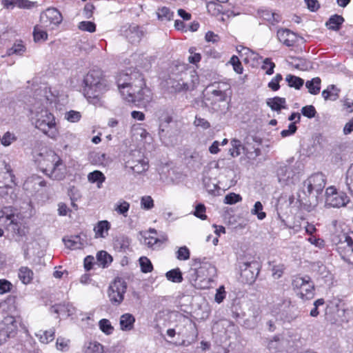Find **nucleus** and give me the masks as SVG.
Instances as JSON below:
<instances>
[{"instance_id":"f257e3e1","label":"nucleus","mask_w":353,"mask_h":353,"mask_svg":"<svg viewBox=\"0 0 353 353\" xmlns=\"http://www.w3.org/2000/svg\"><path fill=\"white\" fill-rule=\"evenodd\" d=\"M117 83L118 89L125 101L131 103H146L151 100V92L145 86L143 77L141 74L120 73Z\"/></svg>"},{"instance_id":"f03ea898","label":"nucleus","mask_w":353,"mask_h":353,"mask_svg":"<svg viewBox=\"0 0 353 353\" xmlns=\"http://www.w3.org/2000/svg\"><path fill=\"white\" fill-rule=\"evenodd\" d=\"M36 161L39 170L51 179L60 181L65 178L66 167L61 157L54 151L39 153Z\"/></svg>"},{"instance_id":"7ed1b4c3","label":"nucleus","mask_w":353,"mask_h":353,"mask_svg":"<svg viewBox=\"0 0 353 353\" xmlns=\"http://www.w3.org/2000/svg\"><path fill=\"white\" fill-rule=\"evenodd\" d=\"M83 94L88 101L97 104L103 94L109 89L108 81L102 77L99 70H91L83 79Z\"/></svg>"},{"instance_id":"20e7f679","label":"nucleus","mask_w":353,"mask_h":353,"mask_svg":"<svg viewBox=\"0 0 353 353\" xmlns=\"http://www.w3.org/2000/svg\"><path fill=\"white\" fill-rule=\"evenodd\" d=\"M17 218L15 210L12 207H5L0 210V226H3L13 236H22L25 234V230Z\"/></svg>"},{"instance_id":"39448f33","label":"nucleus","mask_w":353,"mask_h":353,"mask_svg":"<svg viewBox=\"0 0 353 353\" xmlns=\"http://www.w3.org/2000/svg\"><path fill=\"white\" fill-rule=\"evenodd\" d=\"M35 127L52 139H56L58 135L54 117L47 110H42L37 114Z\"/></svg>"},{"instance_id":"423d86ee","label":"nucleus","mask_w":353,"mask_h":353,"mask_svg":"<svg viewBox=\"0 0 353 353\" xmlns=\"http://www.w3.org/2000/svg\"><path fill=\"white\" fill-rule=\"evenodd\" d=\"M292 287L303 300H310L314 296V284L308 276H296L292 280Z\"/></svg>"},{"instance_id":"0eeeda50","label":"nucleus","mask_w":353,"mask_h":353,"mask_svg":"<svg viewBox=\"0 0 353 353\" xmlns=\"http://www.w3.org/2000/svg\"><path fill=\"white\" fill-rule=\"evenodd\" d=\"M337 249L341 257L350 263L353 264V232H342L338 236Z\"/></svg>"},{"instance_id":"6e6552de","label":"nucleus","mask_w":353,"mask_h":353,"mask_svg":"<svg viewBox=\"0 0 353 353\" xmlns=\"http://www.w3.org/2000/svg\"><path fill=\"white\" fill-rule=\"evenodd\" d=\"M126 290L125 281L121 278H116L110 283L108 290V298L111 303L114 305H119L123 301Z\"/></svg>"},{"instance_id":"1a4fd4ad","label":"nucleus","mask_w":353,"mask_h":353,"mask_svg":"<svg viewBox=\"0 0 353 353\" xmlns=\"http://www.w3.org/2000/svg\"><path fill=\"white\" fill-rule=\"evenodd\" d=\"M209 92V99L212 104L226 101L228 92L230 91V84L225 82H215L207 87Z\"/></svg>"},{"instance_id":"9d476101","label":"nucleus","mask_w":353,"mask_h":353,"mask_svg":"<svg viewBox=\"0 0 353 353\" xmlns=\"http://www.w3.org/2000/svg\"><path fill=\"white\" fill-rule=\"evenodd\" d=\"M121 35L132 44L139 43L145 36L144 29L134 23L125 24L121 28Z\"/></svg>"},{"instance_id":"9b49d317","label":"nucleus","mask_w":353,"mask_h":353,"mask_svg":"<svg viewBox=\"0 0 353 353\" xmlns=\"http://www.w3.org/2000/svg\"><path fill=\"white\" fill-rule=\"evenodd\" d=\"M63 17L56 8H48L40 15V23L49 30L57 28L62 22Z\"/></svg>"},{"instance_id":"f8f14e48","label":"nucleus","mask_w":353,"mask_h":353,"mask_svg":"<svg viewBox=\"0 0 353 353\" xmlns=\"http://www.w3.org/2000/svg\"><path fill=\"white\" fill-rule=\"evenodd\" d=\"M325 185V179L322 173H316L311 175L303 183V191L305 193V189L309 195L314 192H316L317 197L320 194Z\"/></svg>"},{"instance_id":"ddd939ff","label":"nucleus","mask_w":353,"mask_h":353,"mask_svg":"<svg viewBox=\"0 0 353 353\" xmlns=\"http://www.w3.org/2000/svg\"><path fill=\"white\" fill-rule=\"evenodd\" d=\"M348 197L343 192H338L334 187L331 186L325 191V205L332 208H341L348 203Z\"/></svg>"},{"instance_id":"4468645a","label":"nucleus","mask_w":353,"mask_h":353,"mask_svg":"<svg viewBox=\"0 0 353 353\" xmlns=\"http://www.w3.org/2000/svg\"><path fill=\"white\" fill-rule=\"evenodd\" d=\"M241 276L248 283H252L259 272V264L256 261L245 262L240 266Z\"/></svg>"},{"instance_id":"2eb2a0df","label":"nucleus","mask_w":353,"mask_h":353,"mask_svg":"<svg viewBox=\"0 0 353 353\" xmlns=\"http://www.w3.org/2000/svg\"><path fill=\"white\" fill-rule=\"evenodd\" d=\"M279 182L282 185L294 184L298 179V175L291 166L281 165L277 170Z\"/></svg>"},{"instance_id":"dca6fc26","label":"nucleus","mask_w":353,"mask_h":353,"mask_svg":"<svg viewBox=\"0 0 353 353\" xmlns=\"http://www.w3.org/2000/svg\"><path fill=\"white\" fill-rule=\"evenodd\" d=\"M6 174V181L0 179V196L2 197L9 196L11 200H14L16 198V195L13 194L14 175L8 168H7Z\"/></svg>"},{"instance_id":"f3484780","label":"nucleus","mask_w":353,"mask_h":353,"mask_svg":"<svg viewBox=\"0 0 353 353\" xmlns=\"http://www.w3.org/2000/svg\"><path fill=\"white\" fill-rule=\"evenodd\" d=\"M196 262L199 263L201 265L199 267V272L201 275V281L210 282L216 275V268L215 266L208 262L201 263L200 259H196Z\"/></svg>"},{"instance_id":"a211bd4d","label":"nucleus","mask_w":353,"mask_h":353,"mask_svg":"<svg viewBox=\"0 0 353 353\" xmlns=\"http://www.w3.org/2000/svg\"><path fill=\"white\" fill-rule=\"evenodd\" d=\"M134 156H136L135 154H131V158L125 162V167L137 174L145 172L148 169V161L147 160H139L138 164H136L134 160Z\"/></svg>"},{"instance_id":"6ab92c4d","label":"nucleus","mask_w":353,"mask_h":353,"mask_svg":"<svg viewBox=\"0 0 353 353\" xmlns=\"http://www.w3.org/2000/svg\"><path fill=\"white\" fill-rule=\"evenodd\" d=\"M135 317L130 313H125L121 316L119 325L123 331H131L134 328Z\"/></svg>"},{"instance_id":"aec40b11","label":"nucleus","mask_w":353,"mask_h":353,"mask_svg":"<svg viewBox=\"0 0 353 353\" xmlns=\"http://www.w3.org/2000/svg\"><path fill=\"white\" fill-rule=\"evenodd\" d=\"M277 37L279 40L286 46H292L295 43V34L289 30H279Z\"/></svg>"},{"instance_id":"412c9836","label":"nucleus","mask_w":353,"mask_h":353,"mask_svg":"<svg viewBox=\"0 0 353 353\" xmlns=\"http://www.w3.org/2000/svg\"><path fill=\"white\" fill-rule=\"evenodd\" d=\"M110 229V223L108 221H100L94 228L95 238H105Z\"/></svg>"},{"instance_id":"4be33fe9","label":"nucleus","mask_w":353,"mask_h":353,"mask_svg":"<svg viewBox=\"0 0 353 353\" xmlns=\"http://www.w3.org/2000/svg\"><path fill=\"white\" fill-rule=\"evenodd\" d=\"M5 327L3 328L10 334V336L14 337L17 333L19 322L13 316H7L4 319Z\"/></svg>"},{"instance_id":"5701e85b","label":"nucleus","mask_w":353,"mask_h":353,"mask_svg":"<svg viewBox=\"0 0 353 353\" xmlns=\"http://www.w3.org/2000/svg\"><path fill=\"white\" fill-rule=\"evenodd\" d=\"M167 240L168 237L166 235H163L160 238H157L154 236H152L150 235H145L144 236L143 243L146 245L148 248L156 249L157 248H159L161 245L165 243Z\"/></svg>"},{"instance_id":"b1692460","label":"nucleus","mask_w":353,"mask_h":353,"mask_svg":"<svg viewBox=\"0 0 353 353\" xmlns=\"http://www.w3.org/2000/svg\"><path fill=\"white\" fill-rule=\"evenodd\" d=\"M51 310L56 314H63L69 316L74 314V308L69 303L56 304L52 306Z\"/></svg>"},{"instance_id":"393cba45","label":"nucleus","mask_w":353,"mask_h":353,"mask_svg":"<svg viewBox=\"0 0 353 353\" xmlns=\"http://www.w3.org/2000/svg\"><path fill=\"white\" fill-rule=\"evenodd\" d=\"M285 103V99L279 97L268 99L266 101L267 105L272 110L277 112L286 108Z\"/></svg>"},{"instance_id":"a878e982","label":"nucleus","mask_w":353,"mask_h":353,"mask_svg":"<svg viewBox=\"0 0 353 353\" xmlns=\"http://www.w3.org/2000/svg\"><path fill=\"white\" fill-rule=\"evenodd\" d=\"M47 27H43L41 23L34 26L33 31L34 40L36 42L46 41L48 39Z\"/></svg>"},{"instance_id":"bb28decb","label":"nucleus","mask_w":353,"mask_h":353,"mask_svg":"<svg viewBox=\"0 0 353 353\" xmlns=\"http://www.w3.org/2000/svg\"><path fill=\"white\" fill-rule=\"evenodd\" d=\"M339 91L334 85H330L322 92V96L325 100L336 101L339 97Z\"/></svg>"},{"instance_id":"cd10ccee","label":"nucleus","mask_w":353,"mask_h":353,"mask_svg":"<svg viewBox=\"0 0 353 353\" xmlns=\"http://www.w3.org/2000/svg\"><path fill=\"white\" fill-rule=\"evenodd\" d=\"M344 19L342 16L334 14L326 22L325 26L332 30H339Z\"/></svg>"},{"instance_id":"c85d7f7f","label":"nucleus","mask_w":353,"mask_h":353,"mask_svg":"<svg viewBox=\"0 0 353 353\" xmlns=\"http://www.w3.org/2000/svg\"><path fill=\"white\" fill-rule=\"evenodd\" d=\"M259 13L261 17L268 21L272 25L275 24L276 23H278L281 19V17L279 14L272 12L268 10H259Z\"/></svg>"},{"instance_id":"c756f323","label":"nucleus","mask_w":353,"mask_h":353,"mask_svg":"<svg viewBox=\"0 0 353 353\" xmlns=\"http://www.w3.org/2000/svg\"><path fill=\"white\" fill-rule=\"evenodd\" d=\"M83 352V353H103V347L99 342L90 341L84 345Z\"/></svg>"},{"instance_id":"7c9ffc66","label":"nucleus","mask_w":353,"mask_h":353,"mask_svg":"<svg viewBox=\"0 0 353 353\" xmlns=\"http://www.w3.org/2000/svg\"><path fill=\"white\" fill-rule=\"evenodd\" d=\"M321 80L319 77H314L305 83V87L312 94H317L321 89Z\"/></svg>"},{"instance_id":"2f4dec72","label":"nucleus","mask_w":353,"mask_h":353,"mask_svg":"<svg viewBox=\"0 0 353 353\" xmlns=\"http://www.w3.org/2000/svg\"><path fill=\"white\" fill-rule=\"evenodd\" d=\"M33 272L26 267H22L19 272V278L24 284L30 283L33 279Z\"/></svg>"},{"instance_id":"473e14b6","label":"nucleus","mask_w":353,"mask_h":353,"mask_svg":"<svg viewBox=\"0 0 353 353\" xmlns=\"http://www.w3.org/2000/svg\"><path fill=\"white\" fill-rule=\"evenodd\" d=\"M88 179L90 183H97V187L101 188L105 180V176L101 172L95 170L88 175Z\"/></svg>"},{"instance_id":"72a5a7b5","label":"nucleus","mask_w":353,"mask_h":353,"mask_svg":"<svg viewBox=\"0 0 353 353\" xmlns=\"http://www.w3.org/2000/svg\"><path fill=\"white\" fill-rule=\"evenodd\" d=\"M36 336L39 339L40 342L47 344L52 341L54 339V330H50L46 331H39L36 334Z\"/></svg>"},{"instance_id":"f704fd0d","label":"nucleus","mask_w":353,"mask_h":353,"mask_svg":"<svg viewBox=\"0 0 353 353\" xmlns=\"http://www.w3.org/2000/svg\"><path fill=\"white\" fill-rule=\"evenodd\" d=\"M26 47L23 44V42L21 41H19L15 43L10 48L7 50L6 55L7 56H11L13 54L17 55H22L25 51H26Z\"/></svg>"},{"instance_id":"c9c22d12","label":"nucleus","mask_w":353,"mask_h":353,"mask_svg":"<svg viewBox=\"0 0 353 353\" xmlns=\"http://www.w3.org/2000/svg\"><path fill=\"white\" fill-rule=\"evenodd\" d=\"M30 185H32L34 190H37V186L45 187L46 185V182L41 176L33 175L29 177L25 183V185L27 187H29Z\"/></svg>"},{"instance_id":"e433bc0d","label":"nucleus","mask_w":353,"mask_h":353,"mask_svg":"<svg viewBox=\"0 0 353 353\" xmlns=\"http://www.w3.org/2000/svg\"><path fill=\"white\" fill-rule=\"evenodd\" d=\"M65 245L68 248L72 250L81 249L83 247V243L81 241L79 236H72L71 239L65 240L63 239Z\"/></svg>"},{"instance_id":"4c0bfd02","label":"nucleus","mask_w":353,"mask_h":353,"mask_svg":"<svg viewBox=\"0 0 353 353\" xmlns=\"http://www.w3.org/2000/svg\"><path fill=\"white\" fill-rule=\"evenodd\" d=\"M232 148L229 150V152L232 157H238L241 154V150H244L243 145L241 144V141L233 139L231 140Z\"/></svg>"},{"instance_id":"58836bf2","label":"nucleus","mask_w":353,"mask_h":353,"mask_svg":"<svg viewBox=\"0 0 353 353\" xmlns=\"http://www.w3.org/2000/svg\"><path fill=\"white\" fill-rule=\"evenodd\" d=\"M285 81L290 87H293L297 90L300 89L304 83L303 79L292 74H288Z\"/></svg>"},{"instance_id":"ea45409f","label":"nucleus","mask_w":353,"mask_h":353,"mask_svg":"<svg viewBox=\"0 0 353 353\" xmlns=\"http://www.w3.org/2000/svg\"><path fill=\"white\" fill-rule=\"evenodd\" d=\"M165 276L168 281L174 283H181L183 281L182 273L179 268L173 269L167 272Z\"/></svg>"},{"instance_id":"a19ab883","label":"nucleus","mask_w":353,"mask_h":353,"mask_svg":"<svg viewBox=\"0 0 353 353\" xmlns=\"http://www.w3.org/2000/svg\"><path fill=\"white\" fill-rule=\"evenodd\" d=\"M157 14L158 19L163 21H170L174 15V13L165 6L159 8Z\"/></svg>"},{"instance_id":"79ce46f5","label":"nucleus","mask_w":353,"mask_h":353,"mask_svg":"<svg viewBox=\"0 0 353 353\" xmlns=\"http://www.w3.org/2000/svg\"><path fill=\"white\" fill-rule=\"evenodd\" d=\"M130 209V203L125 201H119L116 204L114 210L119 214H122L125 217L127 216V212Z\"/></svg>"},{"instance_id":"37998d69","label":"nucleus","mask_w":353,"mask_h":353,"mask_svg":"<svg viewBox=\"0 0 353 353\" xmlns=\"http://www.w3.org/2000/svg\"><path fill=\"white\" fill-rule=\"evenodd\" d=\"M139 263L141 271L144 273L152 272L153 267L150 261L145 256L139 259Z\"/></svg>"},{"instance_id":"c03bdc74","label":"nucleus","mask_w":353,"mask_h":353,"mask_svg":"<svg viewBox=\"0 0 353 353\" xmlns=\"http://www.w3.org/2000/svg\"><path fill=\"white\" fill-rule=\"evenodd\" d=\"M97 259L103 267L108 263H110L112 259V256L107 252L103 250L98 252Z\"/></svg>"},{"instance_id":"a18cd8bd","label":"nucleus","mask_w":353,"mask_h":353,"mask_svg":"<svg viewBox=\"0 0 353 353\" xmlns=\"http://www.w3.org/2000/svg\"><path fill=\"white\" fill-rule=\"evenodd\" d=\"M263 205L260 201H256L254 205L253 209L251 210L252 214L256 215L259 220H263L266 214L262 211Z\"/></svg>"},{"instance_id":"49530a36","label":"nucleus","mask_w":353,"mask_h":353,"mask_svg":"<svg viewBox=\"0 0 353 353\" xmlns=\"http://www.w3.org/2000/svg\"><path fill=\"white\" fill-rule=\"evenodd\" d=\"M188 279L192 285H198L197 281L199 280L201 281V275L199 272V268H191L189 270Z\"/></svg>"},{"instance_id":"de8ad7c7","label":"nucleus","mask_w":353,"mask_h":353,"mask_svg":"<svg viewBox=\"0 0 353 353\" xmlns=\"http://www.w3.org/2000/svg\"><path fill=\"white\" fill-rule=\"evenodd\" d=\"M99 325L101 330L106 334H111L114 330L110 321L105 319H101L99 321Z\"/></svg>"},{"instance_id":"09e8293b","label":"nucleus","mask_w":353,"mask_h":353,"mask_svg":"<svg viewBox=\"0 0 353 353\" xmlns=\"http://www.w3.org/2000/svg\"><path fill=\"white\" fill-rule=\"evenodd\" d=\"M275 68V64L272 61H271V59L269 58H265L263 60V65L261 66V68L264 70H265V73L268 75H271L274 73V68Z\"/></svg>"},{"instance_id":"8fccbe9b","label":"nucleus","mask_w":353,"mask_h":353,"mask_svg":"<svg viewBox=\"0 0 353 353\" xmlns=\"http://www.w3.org/2000/svg\"><path fill=\"white\" fill-rule=\"evenodd\" d=\"M346 185L349 191L353 195V163L350 166L346 173Z\"/></svg>"},{"instance_id":"3c124183","label":"nucleus","mask_w":353,"mask_h":353,"mask_svg":"<svg viewBox=\"0 0 353 353\" xmlns=\"http://www.w3.org/2000/svg\"><path fill=\"white\" fill-rule=\"evenodd\" d=\"M141 207L143 210H150L154 207V200L150 196H143L141 199Z\"/></svg>"},{"instance_id":"603ef678","label":"nucleus","mask_w":353,"mask_h":353,"mask_svg":"<svg viewBox=\"0 0 353 353\" xmlns=\"http://www.w3.org/2000/svg\"><path fill=\"white\" fill-rule=\"evenodd\" d=\"M81 117V113L75 110H70L65 114V119L72 123L79 121Z\"/></svg>"},{"instance_id":"864d4df0","label":"nucleus","mask_w":353,"mask_h":353,"mask_svg":"<svg viewBox=\"0 0 353 353\" xmlns=\"http://www.w3.org/2000/svg\"><path fill=\"white\" fill-rule=\"evenodd\" d=\"M172 88L175 92L185 91L189 89V85L183 80L173 81Z\"/></svg>"},{"instance_id":"5fc2aeb1","label":"nucleus","mask_w":353,"mask_h":353,"mask_svg":"<svg viewBox=\"0 0 353 353\" xmlns=\"http://www.w3.org/2000/svg\"><path fill=\"white\" fill-rule=\"evenodd\" d=\"M78 28L83 31L94 32L96 30V25L91 21H81L79 23Z\"/></svg>"},{"instance_id":"6e6d98bb","label":"nucleus","mask_w":353,"mask_h":353,"mask_svg":"<svg viewBox=\"0 0 353 353\" xmlns=\"http://www.w3.org/2000/svg\"><path fill=\"white\" fill-rule=\"evenodd\" d=\"M176 258L181 261H185L190 258V251L186 246L180 247L177 250Z\"/></svg>"},{"instance_id":"4d7b16f0","label":"nucleus","mask_w":353,"mask_h":353,"mask_svg":"<svg viewBox=\"0 0 353 353\" xmlns=\"http://www.w3.org/2000/svg\"><path fill=\"white\" fill-rule=\"evenodd\" d=\"M242 199L239 194L235 193H230L225 196L224 203L226 204H234L237 202L241 201Z\"/></svg>"},{"instance_id":"13d9d810","label":"nucleus","mask_w":353,"mask_h":353,"mask_svg":"<svg viewBox=\"0 0 353 353\" xmlns=\"http://www.w3.org/2000/svg\"><path fill=\"white\" fill-rule=\"evenodd\" d=\"M301 113L303 116L309 119H312L315 117L316 111L313 105H310L303 107L301 109Z\"/></svg>"},{"instance_id":"bf43d9fd","label":"nucleus","mask_w":353,"mask_h":353,"mask_svg":"<svg viewBox=\"0 0 353 353\" xmlns=\"http://www.w3.org/2000/svg\"><path fill=\"white\" fill-rule=\"evenodd\" d=\"M205 210L206 208L205 205L202 203H199L196 206L194 214L201 220H205L207 219V216L205 214Z\"/></svg>"},{"instance_id":"052dcab7","label":"nucleus","mask_w":353,"mask_h":353,"mask_svg":"<svg viewBox=\"0 0 353 353\" xmlns=\"http://www.w3.org/2000/svg\"><path fill=\"white\" fill-rule=\"evenodd\" d=\"M16 140L14 135L10 132H6L3 137L1 138L0 141L4 146L10 145L14 141Z\"/></svg>"},{"instance_id":"680f3d73","label":"nucleus","mask_w":353,"mask_h":353,"mask_svg":"<svg viewBox=\"0 0 353 353\" xmlns=\"http://www.w3.org/2000/svg\"><path fill=\"white\" fill-rule=\"evenodd\" d=\"M69 340L63 338H58L56 343V347L58 350L65 352L69 349Z\"/></svg>"},{"instance_id":"e2e57ef3","label":"nucleus","mask_w":353,"mask_h":353,"mask_svg":"<svg viewBox=\"0 0 353 353\" xmlns=\"http://www.w3.org/2000/svg\"><path fill=\"white\" fill-rule=\"evenodd\" d=\"M283 79L282 75L281 74H277L274 78L272 79L270 82L268 83V87L272 89L273 91H276L279 89V82Z\"/></svg>"},{"instance_id":"0e129e2a","label":"nucleus","mask_w":353,"mask_h":353,"mask_svg":"<svg viewBox=\"0 0 353 353\" xmlns=\"http://www.w3.org/2000/svg\"><path fill=\"white\" fill-rule=\"evenodd\" d=\"M230 63L233 65L234 70L238 73L241 74L243 72V67L239 58L236 56H232L230 59Z\"/></svg>"},{"instance_id":"69168bd1","label":"nucleus","mask_w":353,"mask_h":353,"mask_svg":"<svg viewBox=\"0 0 353 353\" xmlns=\"http://www.w3.org/2000/svg\"><path fill=\"white\" fill-rule=\"evenodd\" d=\"M221 6L216 4L214 1L209 2L207 4V9L209 12L212 13L213 15L218 14L221 12Z\"/></svg>"},{"instance_id":"338daca9","label":"nucleus","mask_w":353,"mask_h":353,"mask_svg":"<svg viewBox=\"0 0 353 353\" xmlns=\"http://www.w3.org/2000/svg\"><path fill=\"white\" fill-rule=\"evenodd\" d=\"M36 2L29 0H17V7L23 9H29L34 6Z\"/></svg>"},{"instance_id":"774afa93","label":"nucleus","mask_w":353,"mask_h":353,"mask_svg":"<svg viewBox=\"0 0 353 353\" xmlns=\"http://www.w3.org/2000/svg\"><path fill=\"white\" fill-rule=\"evenodd\" d=\"M225 297V291L223 286H220L215 294L214 300L216 303H221Z\"/></svg>"}]
</instances>
